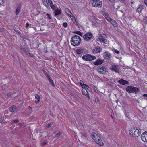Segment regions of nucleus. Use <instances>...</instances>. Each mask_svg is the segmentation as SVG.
<instances>
[{
    "instance_id": "f257e3e1",
    "label": "nucleus",
    "mask_w": 147,
    "mask_h": 147,
    "mask_svg": "<svg viewBox=\"0 0 147 147\" xmlns=\"http://www.w3.org/2000/svg\"><path fill=\"white\" fill-rule=\"evenodd\" d=\"M81 38L78 36L75 35L71 38L70 42L71 44L73 46L76 47L79 46L81 42Z\"/></svg>"
},
{
    "instance_id": "f03ea898",
    "label": "nucleus",
    "mask_w": 147,
    "mask_h": 147,
    "mask_svg": "<svg viewBox=\"0 0 147 147\" xmlns=\"http://www.w3.org/2000/svg\"><path fill=\"white\" fill-rule=\"evenodd\" d=\"M129 131L130 135L133 137H138L141 134V130L138 127L131 128Z\"/></svg>"
},
{
    "instance_id": "7ed1b4c3",
    "label": "nucleus",
    "mask_w": 147,
    "mask_h": 147,
    "mask_svg": "<svg viewBox=\"0 0 147 147\" xmlns=\"http://www.w3.org/2000/svg\"><path fill=\"white\" fill-rule=\"evenodd\" d=\"M92 138L100 146H103V143L100 137L96 133L93 132L92 135Z\"/></svg>"
},
{
    "instance_id": "20e7f679",
    "label": "nucleus",
    "mask_w": 147,
    "mask_h": 147,
    "mask_svg": "<svg viewBox=\"0 0 147 147\" xmlns=\"http://www.w3.org/2000/svg\"><path fill=\"white\" fill-rule=\"evenodd\" d=\"M126 91L129 93H135L137 94L140 91V90L137 87L132 86H128L126 89Z\"/></svg>"
},
{
    "instance_id": "39448f33",
    "label": "nucleus",
    "mask_w": 147,
    "mask_h": 147,
    "mask_svg": "<svg viewBox=\"0 0 147 147\" xmlns=\"http://www.w3.org/2000/svg\"><path fill=\"white\" fill-rule=\"evenodd\" d=\"M108 70L107 67L104 65H100L97 68V71L99 74H107Z\"/></svg>"
},
{
    "instance_id": "423d86ee",
    "label": "nucleus",
    "mask_w": 147,
    "mask_h": 147,
    "mask_svg": "<svg viewBox=\"0 0 147 147\" xmlns=\"http://www.w3.org/2000/svg\"><path fill=\"white\" fill-rule=\"evenodd\" d=\"M82 58L86 61H90L95 59H96V56H92L91 55L86 54L83 56Z\"/></svg>"
},
{
    "instance_id": "0eeeda50",
    "label": "nucleus",
    "mask_w": 147,
    "mask_h": 147,
    "mask_svg": "<svg viewBox=\"0 0 147 147\" xmlns=\"http://www.w3.org/2000/svg\"><path fill=\"white\" fill-rule=\"evenodd\" d=\"M93 37L92 34L90 32H88L84 35L83 38L85 41L88 42L90 41Z\"/></svg>"
},
{
    "instance_id": "6e6552de",
    "label": "nucleus",
    "mask_w": 147,
    "mask_h": 147,
    "mask_svg": "<svg viewBox=\"0 0 147 147\" xmlns=\"http://www.w3.org/2000/svg\"><path fill=\"white\" fill-rule=\"evenodd\" d=\"M91 2L93 7L100 8L102 7V2L99 0H92Z\"/></svg>"
},
{
    "instance_id": "1a4fd4ad",
    "label": "nucleus",
    "mask_w": 147,
    "mask_h": 147,
    "mask_svg": "<svg viewBox=\"0 0 147 147\" xmlns=\"http://www.w3.org/2000/svg\"><path fill=\"white\" fill-rule=\"evenodd\" d=\"M107 36L104 34H102L98 38L100 42L103 43L107 44L108 42V40L107 39Z\"/></svg>"
},
{
    "instance_id": "9d476101",
    "label": "nucleus",
    "mask_w": 147,
    "mask_h": 147,
    "mask_svg": "<svg viewBox=\"0 0 147 147\" xmlns=\"http://www.w3.org/2000/svg\"><path fill=\"white\" fill-rule=\"evenodd\" d=\"M104 61V59L101 58H98L94 62V64L95 65H99L102 64Z\"/></svg>"
},
{
    "instance_id": "9b49d317",
    "label": "nucleus",
    "mask_w": 147,
    "mask_h": 147,
    "mask_svg": "<svg viewBox=\"0 0 147 147\" xmlns=\"http://www.w3.org/2000/svg\"><path fill=\"white\" fill-rule=\"evenodd\" d=\"M120 69V67L118 65H114L111 67V70L118 73H119Z\"/></svg>"
},
{
    "instance_id": "f8f14e48",
    "label": "nucleus",
    "mask_w": 147,
    "mask_h": 147,
    "mask_svg": "<svg viewBox=\"0 0 147 147\" xmlns=\"http://www.w3.org/2000/svg\"><path fill=\"white\" fill-rule=\"evenodd\" d=\"M141 139L144 142H147V131H145L141 135Z\"/></svg>"
},
{
    "instance_id": "ddd939ff",
    "label": "nucleus",
    "mask_w": 147,
    "mask_h": 147,
    "mask_svg": "<svg viewBox=\"0 0 147 147\" xmlns=\"http://www.w3.org/2000/svg\"><path fill=\"white\" fill-rule=\"evenodd\" d=\"M85 49L83 48L78 49L76 50V53L78 55L84 54L85 53Z\"/></svg>"
},
{
    "instance_id": "4468645a",
    "label": "nucleus",
    "mask_w": 147,
    "mask_h": 147,
    "mask_svg": "<svg viewBox=\"0 0 147 147\" xmlns=\"http://www.w3.org/2000/svg\"><path fill=\"white\" fill-rule=\"evenodd\" d=\"M102 48L99 46H96L94 47L93 49V52L95 53H99L101 51Z\"/></svg>"
},
{
    "instance_id": "2eb2a0df",
    "label": "nucleus",
    "mask_w": 147,
    "mask_h": 147,
    "mask_svg": "<svg viewBox=\"0 0 147 147\" xmlns=\"http://www.w3.org/2000/svg\"><path fill=\"white\" fill-rule=\"evenodd\" d=\"M118 83L122 85H125L128 84V82L123 79H121L118 81Z\"/></svg>"
},
{
    "instance_id": "dca6fc26",
    "label": "nucleus",
    "mask_w": 147,
    "mask_h": 147,
    "mask_svg": "<svg viewBox=\"0 0 147 147\" xmlns=\"http://www.w3.org/2000/svg\"><path fill=\"white\" fill-rule=\"evenodd\" d=\"M82 93L83 95H85L89 98L88 92L86 89H82Z\"/></svg>"
},
{
    "instance_id": "f3484780",
    "label": "nucleus",
    "mask_w": 147,
    "mask_h": 147,
    "mask_svg": "<svg viewBox=\"0 0 147 147\" xmlns=\"http://www.w3.org/2000/svg\"><path fill=\"white\" fill-rule=\"evenodd\" d=\"M102 22L100 20L98 19H95L94 24L96 26H100L102 25Z\"/></svg>"
},
{
    "instance_id": "a211bd4d",
    "label": "nucleus",
    "mask_w": 147,
    "mask_h": 147,
    "mask_svg": "<svg viewBox=\"0 0 147 147\" xmlns=\"http://www.w3.org/2000/svg\"><path fill=\"white\" fill-rule=\"evenodd\" d=\"M35 96L36 99L35 100V103L36 104H38L40 102V97L39 95L36 94H35Z\"/></svg>"
},
{
    "instance_id": "6ab92c4d",
    "label": "nucleus",
    "mask_w": 147,
    "mask_h": 147,
    "mask_svg": "<svg viewBox=\"0 0 147 147\" xmlns=\"http://www.w3.org/2000/svg\"><path fill=\"white\" fill-rule=\"evenodd\" d=\"M111 57V54L109 53L105 52L104 55V58L105 59L109 60Z\"/></svg>"
},
{
    "instance_id": "aec40b11",
    "label": "nucleus",
    "mask_w": 147,
    "mask_h": 147,
    "mask_svg": "<svg viewBox=\"0 0 147 147\" xmlns=\"http://www.w3.org/2000/svg\"><path fill=\"white\" fill-rule=\"evenodd\" d=\"M70 13L68 14V15L71 18L72 20L74 23H75V22H76V20L74 16L73 15L72 13L70 12L69 13Z\"/></svg>"
},
{
    "instance_id": "412c9836",
    "label": "nucleus",
    "mask_w": 147,
    "mask_h": 147,
    "mask_svg": "<svg viewBox=\"0 0 147 147\" xmlns=\"http://www.w3.org/2000/svg\"><path fill=\"white\" fill-rule=\"evenodd\" d=\"M111 23L115 27H117V23L116 21L114 20L111 19V21L109 22Z\"/></svg>"
},
{
    "instance_id": "4be33fe9",
    "label": "nucleus",
    "mask_w": 147,
    "mask_h": 147,
    "mask_svg": "<svg viewBox=\"0 0 147 147\" xmlns=\"http://www.w3.org/2000/svg\"><path fill=\"white\" fill-rule=\"evenodd\" d=\"M143 7L141 5H139L136 10V12L140 13L143 9Z\"/></svg>"
},
{
    "instance_id": "5701e85b",
    "label": "nucleus",
    "mask_w": 147,
    "mask_h": 147,
    "mask_svg": "<svg viewBox=\"0 0 147 147\" xmlns=\"http://www.w3.org/2000/svg\"><path fill=\"white\" fill-rule=\"evenodd\" d=\"M16 109V106L13 105L11 106L9 108V111L11 112H14Z\"/></svg>"
},
{
    "instance_id": "b1692460",
    "label": "nucleus",
    "mask_w": 147,
    "mask_h": 147,
    "mask_svg": "<svg viewBox=\"0 0 147 147\" xmlns=\"http://www.w3.org/2000/svg\"><path fill=\"white\" fill-rule=\"evenodd\" d=\"M49 81V83L53 87H55V85L54 84V82L53 80L50 78H48Z\"/></svg>"
},
{
    "instance_id": "393cba45",
    "label": "nucleus",
    "mask_w": 147,
    "mask_h": 147,
    "mask_svg": "<svg viewBox=\"0 0 147 147\" xmlns=\"http://www.w3.org/2000/svg\"><path fill=\"white\" fill-rule=\"evenodd\" d=\"M61 10H59L58 9H57L55 11V16L58 15L60 14L61 13Z\"/></svg>"
},
{
    "instance_id": "a878e982",
    "label": "nucleus",
    "mask_w": 147,
    "mask_h": 147,
    "mask_svg": "<svg viewBox=\"0 0 147 147\" xmlns=\"http://www.w3.org/2000/svg\"><path fill=\"white\" fill-rule=\"evenodd\" d=\"M20 50L22 52L26 54H28V51H27L26 49L23 47L20 48Z\"/></svg>"
},
{
    "instance_id": "bb28decb",
    "label": "nucleus",
    "mask_w": 147,
    "mask_h": 147,
    "mask_svg": "<svg viewBox=\"0 0 147 147\" xmlns=\"http://www.w3.org/2000/svg\"><path fill=\"white\" fill-rule=\"evenodd\" d=\"M21 7L20 5L17 8L16 11V14L17 15L20 11Z\"/></svg>"
},
{
    "instance_id": "cd10ccee",
    "label": "nucleus",
    "mask_w": 147,
    "mask_h": 147,
    "mask_svg": "<svg viewBox=\"0 0 147 147\" xmlns=\"http://www.w3.org/2000/svg\"><path fill=\"white\" fill-rule=\"evenodd\" d=\"M42 1L44 5L47 7H48L49 6V5L47 0H44Z\"/></svg>"
},
{
    "instance_id": "c85d7f7f",
    "label": "nucleus",
    "mask_w": 147,
    "mask_h": 147,
    "mask_svg": "<svg viewBox=\"0 0 147 147\" xmlns=\"http://www.w3.org/2000/svg\"><path fill=\"white\" fill-rule=\"evenodd\" d=\"M43 71L44 75L48 78L50 77L49 75L45 70H43Z\"/></svg>"
},
{
    "instance_id": "c756f323",
    "label": "nucleus",
    "mask_w": 147,
    "mask_h": 147,
    "mask_svg": "<svg viewBox=\"0 0 147 147\" xmlns=\"http://www.w3.org/2000/svg\"><path fill=\"white\" fill-rule=\"evenodd\" d=\"M102 14L105 18L109 16L108 13L105 11H103L102 12Z\"/></svg>"
},
{
    "instance_id": "7c9ffc66",
    "label": "nucleus",
    "mask_w": 147,
    "mask_h": 147,
    "mask_svg": "<svg viewBox=\"0 0 147 147\" xmlns=\"http://www.w3.org/2000/svg\"><path fill=\"white\" fill-rule=\"evenodd\" d=\"M14 31L16 32L17 33L20 35L21 34V32L17 30V28H15L14 29Z\"/></svg>"
},
{
    "instance_id": "2f4dec72",
    "label": "nucleus",
    "mask_w": 147,
    "mask_h": 147,
    "mask_svg": "<svg viewBox=\"0 0 147 147\" xmlns=\"http://www.w3.org/2000/svg\"><path fill=\"white\" fill-rule=\"evenodd\" d=\"M75 33L81 36H82V35L83 34L82 32L79 31H76V32Z\"/></svg>"
},
{
    "instance_id": "473e14b6",
    "label": "nucleus",
    "mask_w": 147,
    "mask_h": 147,
    "mask_svg": "<svg viewBox=\"0 0 147 147\" xmlns=\"http://www.w3.org/2000/svg\"><path fill=\"white\" fill-rule=\"evenodd\" d=\"M48 143V141L47 140H45L44 141V142H42L41 143V145L42 146H44L46 145Z\"/></svg>"
},
{
    "instance_id": "72a5a7b5",
    "label": "nucleus",
    "mask_w": 147,
    "mask_h": 147,
    "mask_svg": "<svg viewBox=\"0 0 147 147\" xmlns=\"http://www.w3.org/2000/svg\"><path fill=\"white\" fill-rule=\"evenodd\" d=\"M50 6L52 9L54 10L56 8V6L55 5L52 4L51 5H50Z\"/></svg>"
},
{
    "instance_id": "f704fd0d",
    "label": "nucleus",
    "mask_w": 147,
    "mask_h": 147,
    "mask_svg": "<svg viewBox=\"0 0 147 147\" xmlns=\"http://www.w3.org/2000/svg\"><path fill=\"white\" fill-rule=\"evenodd\" d=\"M105 19L106 20L109 22H110V21H111V20L112 19L109 17V16L106 17V18H105Z\"/></svg>"
},
{
    "instance_id": "c9c22d12",
    "label": "nucleus",
    "mask_w": 147,
    "mask_h": 147,
    "mask_svg": "<svg viewBox=\"0 0 147 147\" xmlns=\"http://www.w3.org/2000/svg\"><path fill=\"white\" fill-rule=\"evenodd\" d=\"M143 21L144 23L147 24V17H145L144 18Z\"/></svg>"
},
{
    "instance_id": "e433bc0d",
    "label": "nucleus",
    "mask_w": 147,
    "mask_h": 147,
    "mask_svg": "<svg viewBox=\"0 0 147 147\" xmlns=\"http://www.w3.org/2000/svg\"><path fill=\"white\" fill-rule=\"evenodd\" d=\"M61 134L60 133V132H58L57 133L55 134L56 137H58L59 136H60Z\"/></svg>"
},
{
    "instance_id": "4c0bfd02",
    "label": "nucleus",
    "mask_w": 147,
    "mask_h": 147,
    "mask_svg": "<svg viewBox=\"0 0 147 147\" xmlns=\"http://www.w3.org/2000/svg\"><path fill=\"white\" fill-rule=\"evenodd\" d=\"M46 16H47V17L50 19H51L52 18V16H51L50 15V14H49L48 13H47L46 15Z\"/></svg>"
},
{
    "instance_id": "58836bf2",
    "label": "nucleus",
    "mask_w": 147,
    "mask_h": 147,
    "mask_svg": "<svg viewBox=\"0 0 147 147\" xmlns=\"http://www.w3.org/2000/svg\"><path fill=\"white\" fill-rule=\"evenodd\" d=\"M63 26L64 28H66L67 26V24L66 22L63 23Z\"/></svg>"
},
{
    "instance_id": "ea45409f",
    "label": "nucleus",
    "mask_w": 147,
    "mask_h": 147,
    "mask_svg": "<svg viewBox=\"0 0 147 147\" xmlns=\"http://www.w3.org/2000/svg\"><path fill=\"white\" fill-rule=\"evenodd\" d=\"M95 101L96 102H100V100L98 97H96L95 98Z\"/></svg>"
},
{
    "instance_id": "a19ab883",
    "label": "nucleus",
    "mask_w": 147,
    "mask_h": 147,
    "mask_svg": "<svg viewBox=\"0 0 147 147\" xmlns=\"http://www.w3.org/2000/svg\"><path fill=\"white\" fill-rule=\"evenodd\" d=\"M52 123H49L47 125V126L48 127H50L52 126Z\"/></svg>"
},
{
    "instance_id": "79ce46f5",
    "label": "nucleus",
    "mask_w": 147,
    "mask_h": 147,
    "mask_svg": "<svg viewBox=\"0 0 147 147\" xmlns=\"http://www.w3.org/2000/svg\"><path fill=\"white\" fill-rule=\"evenodd\" d=\"M4 3V0H0V6L3 5Z\"/></svg>"
},
{
    "instance_id": "37998d69",
    "label": "nucleus",
    "mask_w": 147,
    "mask_h": 147,
    "mask_svg": "<svg viewBox=\"0 0 147 147\" xmlns=\"http://www.w3.org/2000/svg\"><path fill=\"white\" fill-rule=\"evenodd\" d=\"M47 3L48 4L49 3L50 5H51L53 4L52 1L51 0H48Z\"/></svg>"
},
{
    "instance_id": "c03bdc74",
    "label": "nucleus",
    "mask_w": 147,
    "mask_h": 147,
    "mask_svg": "<svg viewBox=\"0 0 147 147\" xmlns=\"http://www.w3.org/2000/svg\"><path fill=\"white\" fill-rule=\"evenodd\" d=\"M114 51L117 54H119L120 53L119 51L116 49H114Z\"/></svg>"
},
{
    "instance_id": "a18cd8bd",
    "label": "nucleus",
    "mask_w": 147,
    "mask_h": 147,
    "mask_svg": "<svg viewBox=\"0 0 147 147\" xmlns=\"http://www.w3.org/2000/svg\"><path fill=\"white\" fill-rule=\"evenodd\" d=\"M28 53L29 54V56H31L32 57H33L34 56V54L32 53H28Z\"/></svg>"
},
{
    "instance_id": "49530a36",
    "label": "nucleus",
    "mask_w": 147,
    "mask_h": 147,
    "mask_svg": "<svg viewBox=\"0 0 147 147\" xmlns=\"http://www.w3.org/2000/svg\"><path fill=\"white\" fill-rule=\"evenodd\" d=\"M84 88H84V89H88V88H89V87L86 84H84Z\"/></svg>"
},
{
    "instance_id": "de8ad7c7",
    "label": "nucleus",
    "mask_w": 147,
    "mask_h": 147,
    "mask_svg": "<svg viewBox=\"0 0 147 147\" xmlns=\"http://www.w3.org/2000/svg\"><path fill=\"white\" fill-rule=\"evenodd\" d=\"M19 122V120L18 119L15 120L13 121V122H14L15 123H17Z\"/></svg>"
},
{
    "instance_id": "09e8293b",
    "label": "nucleus",
    "mask_w": 147,
    "mask_h": 147,
    "mask_svg": "<svg viewBox=\"0 0 147 147\" xmlns=\"http://www.w3.org/2000/svg\"><path fill=\"white\" fill-rule=\"evenodd\" d=\"M11 95V92L8 93L7 94V96L8 97L10 96Z\"/></svg>"
},
{
    "instance_id": "8fccbe9b",
    "label": "nucleus",
    "mask_w": 147,
    "mask_h": 147,
    "mask_svg": "<svg viewBox=\"0 0 147 147\" xmlns=\"http://www.w3.org/2000/svg\"><path fill=\"white\" fill-rule=\"evenodd\" d=\"M29 26V24L28 23H27L26 24V28H27Z\"/></svg>"
},
{
    "instance_id": "3c124183",
    "label": "nucleus",
    "mask_w": 147,
    "mask_h": 147,
    "mask_svg": "<svg viewBox=\"0 0 147 147\" xmlns=\"http://www.w3.org/2000/svg\"><path fill=\"white\" fill-rule=\"evenodd\" d=\"M5 120H4L0 119V122L1 123H3L4 122Z\"/></svg>"
},
{
    "instance_id": "603ef678",
    "label": "nucleus",
    "mask_w": 147,
    "mask_h": 147,
    "mask_svg": "<svg viewBox=\"0 0 147 147\" xmlns=\"http://www.w3.org/2000/svg\"><path fill=\"white\" fill-rule=\"evenodd\" d=\"M144 3L147 6V0H145L144 1Z\"/></svg>"
},
{
    "instance_id": "864d4df0",
    "label": "nucleus",
    "mask_w": 147,
    "mask_h": 147,
    "mask_svg": "<svg viewBox=\"0 0 147 147\" xmlns=\"http://www.w3.org/2000/svg\"><path fill=\"white\" fill-rule=\"evenodd\" d=\"M28 109L30 110H32V107L30 106H28Z\"/></svg>"
},
{
    "instance_id": "5fc2aeb1",
    "label": "nucleus",
    "mask_w": 147,
    "mask_h": 147,
    "mask_svg": "<svg viewBox=\"0 0 147 147\" xmlns=\"http://www.w3.org/2000/svg\"><path fill=\"white\" fill-rule=\"evenodd\" d=\"M143 96L144 97H147V94H144L143 95Z\"/></svg>"
},
{
    "instance_id": "6e6d98bb",
    "label": "nucleus",
    "mask_w": 147,
    "mask_h": 147,
    "mask_svg": "<svg viewBox=\"0 0 147 147\" xmlns=\"http://www.w3.org/2000/svg\"><path fill=\"white\" fill-rule=\"evenodd\" d=\"M4 30V29L3 28H0V31H2Z\"/></svg>"
},
{
    "instance_id": "4d7b16f0",
    "label": "nucleus",
    "mask_w": 147,
    "mask_h": 147,
    "mask_svg": "<svg viewBox=\"0 0 147 147\" xmlns=\"http://www.w3.org/2000/svg\"><path fill=\"white\" fill-rule=\"evenodd\" d=\"M121 1V2H124L125 1V0H120Z\"/></svg>"
},
{
    "instance_id": "13d9d810",
    "label": "nucleus",
    "mask_w": 147,
    "mask_h": 147,
    "mask_svg": "<svg viewBox=\"0 0 147 147\" xmlns=\"http://www.w3.org/2000/svg\"><path fill=\"white\" fill-rule=\"evenodd\" d=\"M80 85H82V83L80 82Z\"/></svg>"
},
{
    "instance_id": "bf43d9fd",
    "label": "nucleus",
    "mask_w": 147,
    "mask_h": 147,
    "mask_svg": "<svg viewBox=\"0 0 147 147\" xmlns=\"http://www.w3.org/2000/svg\"><path fill=\"white\" fill-rule=\"evenodd\" d=\"M109 1H110L111 2L113 1V0H109Z\"/></svg>"
},
{
    "instance_id": "052dcab7",
    "label": "nucleus",
    "mask_w": 147,
    "mask_h": 147,
    "mask_svg": "<svg viewBox=\"0 0 147 147\" xmlns=\"http://www.w3.org/2000/svg\"><path fill=\"white\" fill-rule=\"evenodd\" d=\"M111 117L113 119V116L112 115H111Z\"/></svg>"
},
{
    "instance_id": "680f3d73",
    "label": "nucleus",
    "mask_w": 147,
    "mask_h": 147,
    "mask_svg": "<svg viewBox=\"0 0 147 147\" xmlns=\"http://www.w3.org/2000/svg\"><path fill=\"white\" fill-rule=\"evenodd\" d=\"M52 24H53V23H52Z\"/></svg>"
},
{
    "instance_id": "e2e57ef3",
    "label": "nucleus",
    "mask_w": 147,
    "mask_h": 147,
    "mask_svg": "<svg viewBox=\"0 0 147 147\" xmlns=\"http://www.w3.org/2000/svg\"><path fill=\"white\" fill-rule=\"evenodd\" d=\"M145 99H147L146 98H145Z\"/></svg>"
},
{
    "instance_id": "0e129e2a",
    "label": "nucleus",
    "mask_w": 147,
    "mask_h": 147,
    "mask_svg": "<svg viewBox=\"0 0 147 147\" xmlns=\"http://www.w3.org/2000/svg\"><path fill=\"white\" fill-rule=\"evenodd\" d=\"M81 81L82 82H83V81Z\"/></svg>"
}]
</instances>
